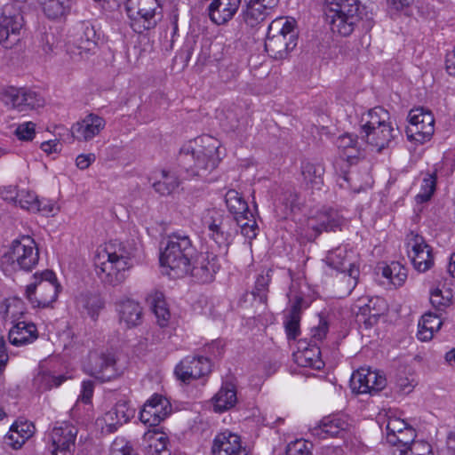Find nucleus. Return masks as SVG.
Listing matches in <instances>:
<instances>
[{
	"label": "nucleus",
	"instance_id": "f257e3e1",
	"mask_svg": "<svg viewBox=\"0 0 455 455\" xmlns=\"http://www.w3.org/2000/svg\"><path fill=\"white\" fill-rule=\"evenodd\" d=\"M137 251L133 241H111L98 253L95 266L100 279L116 286L126 279V272L132 267V258Z\"/></svg>",
	"mask_w": 455,
	"mask_h": 455
},
{
	"label": "nucleus",
	"instance_id": "f03ea898",
	"mask_svg": "<svg viewBox=\"0 0 455 455\" xmlns=\"http://www.w3.org/2000/svg\"><path fill=\"white\" fill-rule=\"evenodd\" d=\"M400 132L391 123L389 112L382 107H374L363 112L358 119L355 138L347 134L351 141L391 142L397 140Z\"/></svg>",
	"mask_w": 455,
	"mask_h": 455
},
{
	"label": "nucleus",
	"instance_id": "7ed1b4c3",
	"mask_svg": "<svg viewBox=\"0 0 455 455\" xmlns=\"http://www.w3.org/2000/svg\"><path fill=\"white\" fill-rule=\"evenodd\" d=\"M196 253V248L188 235L172 233L168 237L160 261L163 267L169 269L167 274L170 276L180 278L189 274Z\"/></svg>",
	"mask_w": 455,
	"mask_h": 455
},
{
	"label": "nucleus",
	"instance_id": "20e7f679",
	"mask_svg": "<svg viewBox=\"0 0 455 455\" xmlns=\"http://www.w3.org/2000/svg\"><path fill=\"white\" fill-rule=\"evenodd\" d=\"M38 261L39 249L35 240L28 235H22L12 242L9 250L0 259V266L5 274L11 275L18 270L30 272Z\"/></svg>",
	"mask_w": 455,
	"mask_h": 455
},
{
	"label": "nucleus",
	"instance_id": "39448f33",
	"mask_svg": "<svg viewBox=\"0 0 455 455\" xmlns=\"http://www.w3.org/2000/svg\"><path fill=\"white\" fill-rule=\"evenodd\" d=\"M295 20L279 17L268 26L265 50L275 60H284L297 45Z\"/></svg>",
	"mask_w": 455,
	"mask_h": 455
},
{
	"label": "nucleus",
	"instance_id": "423d86ee",
	"mask_svg": "<svg viewBox=\"0 0 455 455\" xmlns=\"http://www.w3.org/2000/svg\"><path fill=\"white\" fill-rule=\"evenodd\" d=\"M359 0H326L324 15L334 34L347 36L359 20Z\"/></svg>",
	"mask_w": 455,
	"mask_h": 455
},
{
	"label": "nucleus",
	"instance_id": "0eeeda50",
	"mask_svg": "<svg viewBox=\"0 0 455 455\" xmlns=\"http://www.w3.org/2000/svg\"><path fill=\"white\" fill-rule=\"evenodd\" d=\"M202 233L220 246H227L237 232L235 220L217 208L204 209L199 215Z\"/></svg>",
	"mask_w": 455,
	"mask_h": 455
},
{
	"label": "nucleus",
	"instance_id": "6e6552de",
	"mask_svg": "<svg viewBox=\"0 0 455 455\" xmlns=\"http://www.w3.org/2000/svg\"><path fill=\"white\" fill-rule=\"evenodd\" d=\"M60 290L56 275L46 269L36 272L33 282L27 285L25 295L34 307H49L56 301Z\"/></svg>",
	"mask_w": 455,
	"mask_h": 455
},
{
	"label": "nucleus",
	"instance_id": "1a4fd4ad",
	"mask_svg": "<svg viewBox=\"0 0 455 455\" xmlns=\"http://www.w3.org/2000/svg\"><path fill=\"white\" fill-rule=\"evenodd\" d=\"M126 11L137 33L154 28L161 16L158 0H126Z\"/></svg>",
	"mask_w": 455,
	"mask_h": 455
},
{
	"label": "nucleus",
	"instance_id": "9d476101",
	"mask_svg": "<svg viewBox=\"0 0 455 455\" xmlns=\"http://www.w3.org/2000/svg\"><path fill=\"white\" fill-rule=\"evenodd\" d=\"M225 201L228 209L234 214V220L241 228L242 235L250 241L256 238L259 227L255 215L250 211L243 196L235 189L226 193Z\"/></svg>",
	"mask_w": 455,
	"mask_h": 455
},
{
	"label": "nucleus",
	"instance_id": "9b49d317",
	"mask_svg": "<svg viewBox=\"0 0 455 455\" xmlns=\"http://www.w3.org/2000/svg\"><path fill=\"white\" fill-rule=\"evenodd\" d=\"M407 119L409 125L405 132L408 140L423 142L432 139L435 132V117L430 111L423 108L411 109Z\"/></svg>",
	"mask_w": 455,
	"mask_h": 455
},
{
	"label": "nucleus",
	"instance_id": "f8f14e48",
	"mask_svg": "<svg viewBox=\"0 0 455 455\" xmlns=\"http://www.w3.org/2000/svg\"><path fill=\"white\" fill-rule=\"evenodd\" d=\"M20 10L21 6L13 10L12 4H6L0 14V44L5 48H12L20 41L24 25Z\"/></svg>",
	"mask_w": 455,
	"mask_h": 455
},
{
	"label": "nucleus",
	"instance_id": "ddd939ff",
	"mask_svg": "<svg viewBox=\"0 0 455 455\" xmlns=\"http://www.w3.org/2000/svg\"><path fill=\"white\" fill-rule=\"evenodd\" d=\"M77 433V427L69 422L57 423L48 433L52 455H72Z\"/></svg>",
	"mask_w": 455,
	"mask_h": 455
},
{
	"label": "nucleus",
	"instance_id": "4468645a",
	"mask_svg": "<svg viewBox=\"0 0 455 455\" xmlns=\"http://www.w3.org/2000/svg\"><path fill=\"white\" fill-rule=\"evenodd\" d=\"M96 33L92 27L83 25L66 44V52L73 61H80L94 52Z\"/></svg>",
	"mask_w": 455,
	"mask_h": 455
},
{
	"label": "nucleus",
	"instance_id": "2eb2a0df",
	"mask_svg": "<svg viewBox=\"0 0 455 455\" xmlns=\"http://www.w3.org/2000/svg\"><path fill=\"white\" fill-rule=\"evenodd\" d=\"M291 310L287 320L284 322L286 334L289 339H295L299 335V322L301 311L307 308L310 301L304 298L298 283H291L287 293Z\"/></svg>",
	"mask_w": 455,
	"mask_h": 455
},
{
	"label": "nucleus",
	"instance_id": "dca6fc26",
	"mask_svg": "<svg viewBox=\"0 0 455 455\" xmlns=\"http://www.w3.org/2000/svg\"><path fill=\"white\" fill-rule=\"evenodd\" d=\"M408 257L412 266L419 272H426L434 265L432 248L423 236L411 232L406 237Z\"/></svg>",
	"mask_w": 455,
	"mask_h": 455
},
{
	"label": "nucleus",
	"instance_id": "f3484780",
	"mask_svg": "<svg viewBox=\"0 0 455 455\" xmlns=\"http://www.w3.org/2000/svg\"><path fill=\"white\" fill-rule=\"evenodd\" d=\"M85 371L103 382L109 381L119 375L116 358L111 354L91 353Z\"/></svg>",
	"mask_w": 455,
	"mask_h": 455
},
{
	"label": "nucleus",
	"instance_id": "a211bd4d",
	"mask_svg": "<svg viewBox=\"0 0 455 455\" xmlns=\"http://www.w3.org/2000/svg\"><path fill=\"white\" fill-rule=\"evenodd\" d=\"M386 382V378L378 371L361 367L352 374L350 387L357 394H371L382 390Z\"/></svg>",
	"mask_w": 455,
	"mask_h": 455
},
{
	"label": "nucleus",
	"instance_id": "6ab92c4d",
	"mask_svg": "<svg viewBox=\"0 0 455 455\" xmlns=\"http://www.w3.org/2000/svg\"><path fill=\"white\" fill-rule=\"evenodd\" d=\"M172 413V404L162 395L155 394L148 399L140 412V419L144 424L157 426Z\"/></svg>",
	"mask_w": 455,
	"mask_h": 455
},
{
	"label": "nucleus",
	"instance_id": "aec40b11",
	"mask_svg": "<svg viewBox=\"0 0 455 455\" xmlns=\"http://www.w3.org/2000/svg\"><path fill=\"white\" fill-rule=\"evenodd\" d=\"M210 360L204 356H187L175 368L177 378L183 382L197 379L211 371Z\"/></svg>",
	"mask_w": 455,
	"mask_h": 455
},
{
	"label": "nucleus",
	"instance_id": "412c9836",
	"mask_svg": "<svg viewBox=\"0 0 455 455\" xmlns=\"http://www.w3.org/2000/svg\"><path fill=\"white\" fill-rule=\"evenodd\" d=\"M345 223L344 217L339 212L331 208H324L307 220V228H311L318 235L323 231L341 230Z\"/></svg>",
	"mask_w": 455,
	"mask_h": 455
},
{
	"label": "nucleus",
	"instance_id": "4be33fe9",
	"mask_svg": "<svg viewBox=\"0 0 455 455\" xmlns=\"http://www.w3.org/2000/svg\"><path fill=\"white\" fill-rule=\"evenodd\" d=\"M212 455H250L238 435L225 431L218 434L212 442Z\"/></svg>",
	"mask_w": 455,
	"mask_h": 455
},
{
	"label": "nucleus",
	"instance_id": "5701e85b",
	"mask_svg": "<svg viewBox=\"0 0 455 455\" xmlns=\"http://www.w3.org/2000/svg\"><path fill=\"white\" fill-rule=\"evenodd\" d=\"M349 423L343 416L331 415L324 417L320 423L311 429L312 435L319 439L343 436Z\"/></svg>",
	"mask_w": 455,
	"mask_h": 455
},
{
	"label": "nucleus",
	"instance_id": "b1692460",
	"mask_svg": "<svg viewBox=\"0 0 455 455\" xmlns=\"http://www.w3.org/2000/svg\"><path fill=\"white\" fill-rule=\"evenodd\" d=\"M220 265L213 253L201 254L191 266L190 274L201 283L212 282Z\"/></svg>",
	"mask_w": 455,
	"mask_h": 455
},
{
	"label": "nucleus",
	"instance_id": "393cba45",
	"mask_svg": "<svg viewBox=\"0 0 455 455\" xmlns=\"http://www.w3.org/2000/svg\"><path fill=\"white\" fill-rule=\"evenodd\" d=\"M105 127V121L96 115H88L84 120L75 124L70 130L74 140H90Z\"/></svg>",
	"mask_w": 455,
	"mask_h": 455
},
{
	"label": "nucleus",
	"instance_id": "a878e982",
	"mask_svg": "<svg viewBox=\"0 0 455 455\" xmlns=\"http://www.w3.org/2000/svg\"><path fill=\"white\" fill-rule=\"evenodd\" d=\"M180 153L194 160V169L198 175L200 171L212 170L217 165L213 149H207L203 144H197L196 148L188 145L187 148H181Z\"/></svg>",
	"mask_w": 455,
	"mask_h": 455
},
{
	"label": "nucleus",
	"instance_id": "bb28decb",
	"mask_svg": "<svg viewBox=\"0 0 455 455\" xmlns=\"http://www.w3.org/2000/svg\"><path fill=\"white\" fill-rule=\"evenodd\" d=\"M37 338L38 332L36 324L25 320L19 321L12 324L8 333L10 343L16 347L30 344Z\"/></svg>",
	"mask_w": 455,
	"mask_h": 455
},
{
	"label": "nucleus",
	"instance_id": "cd10ccee",
	"mask_svg": "<svg viewBox=\"0 0 455 455\" xmlns=\"http://www.w3.org/2000/svg\"><path fill=\"white\" fill-rule=\"evenodd\" d=\"M240 4L241 0H213L208 7L210 19L217 25L225 24L234 17Z\"/></svg>",
	"mask_w": 455,
	"mask_h": 455
},
{
	"label": "nucleus",
	"instance_id": "c85d7f7f",
	"mask_svg": "<svg viewBox=\"0 0 455 455\" xmlns=\"http://www.w3.org/2000/svg\"><path fill=\"white\" fill-rule=\"evenodd\" d=\"M134 409L127 401L120 400L104 415V422L110 432L116 431L118 427L130 421L134 417Z\"/></svg>",
	"mask_w": 455,
	"mask_h": 455
},
{
	"label": "nucleus",
	"instance_id": "c756f323",
	"mask_svg": "<svg viewBox=\"0 0 455 455\" xmlns=\"http://www.w3.org/2000/svg\"><path fill=\"white\" fill-rule=\"evenodd\" d=\"M168 443L169 438L165 433L152 429L144 434L141 447L146 455H170Z\"/></svg>",
	"mask_w": 455,
	"mask_h": 455
},
{
	"label": "nucleus",
	"instance_id": "7c9ffc66",
	"mask_svg": "<svg viewBox=\"0 0 455 455\" xmlns=\"http://www.w3.org/2000/svg\"><path fill=\"white\" fill-rule=\"evenodd\" d=\"M325 262L331 267L345 272L347 270V265L348 268V276L354 280V284L356 283V278L358 275V269L355 267L354 264L349 262L347 250L344 246H339L327 252L325 257Z\"/></svg>",
	"mask_w": 455,
	"mask_h": 455
},
{
	"label": "nucleus",
	"instance_id": "2f4dec72",
	"mask_svg": "<svg viewBox=\"0 0 455 455\" xmlns=\"http://www.w3.org/2000/svg\"><path fill=\"white\" fill-rule=\"evenodd\" d=\"M36 427L32 422L17 420L12 425L5 438L13 449H20L27 440L34 435Z\"/></svg>",
	"mask_w": 455,
	"mask_h": 455
},
{
	"label": "nucleus",
	"instance_id": "473e14b6",
	"mask_svg": "<svg viewBox=\"0 0 455 455\" xmlns=\"http://www.w3.org/2000/svg\"><path fill=\"white\" fill-rule=\"evenodd\" d=\"M26 312L25 303L17 297L5 299L0 304V316L5 323H10L12 325L23 320Z\"/></svg>",
	"mask_w": 455,
	"mask_h": 455
},
{
	"label": "nucleus",
	"instance_id": "72a5a7b5",
	"mask_svg": "<svg viewBox=\"0 0 455 455\" xmlns=\"http://www.w3.org/2000/svg\"><path fill=\"white\" fill-rule=\"evenodd\" d=\"M117 311L120 322L124 323L127 328L135 327L142 321V307L133 299H126L120 301Z\"/></svg>",
	"mask_w": 455,
	"mask_h": 455
},
{
	"label": "nucleus",
	"instance_id": "f704fd0d",
	"mask_svg": "<svg viewBox=\"0 0 455 455\" xmlns=\"http://www.w3.org/2000/svg\"><path fill=\"white\" fill-rule=\"evenodd\" d=\"M147 301L150 305L159 326H167L171 318V313L165 301L164 294L160 291H153L148 295Z\"/></svg>",
	"mask_w": 455,
	"mask_h": 455
},
{
	"label": "nucleus",
	"instance_id": "c9c22d12",
	"mask_svg": "<svg viewBox=\"0 0 455 455\" xmlns=\"http://www.w3.org/2000/svg\"><path fill=\"white\" fill-rule=\"evenodd\" d=\"M302 201L299 196L294 189L289 188L280 194L275 209L281 218L286 219L291 213L299 210Z\"/></svg>",
	"mask_w": 455,
	"mask_h": 455
},
{
	"label": "nucleus",
	"instance_id": "e433bc0d",
	"mask_svg": "<svg viewBox=\"0 0 455 455\" xmlns=\"http://www.w3.org/2000/svg\"><path fill=\"white\" fill-rule=\"evenodd\" d=\"M76 304L79 311L86 313L93 320L97 319L99 312L104 307L101 297L91 292L80 293L76 299Z\"/></svg>",
	"mask_w": 455,
	"mask_h": 455
},
{
	"label": "nucleus",
	"instance_id": "4c0bfd02",
	"mask_svg": "<svg viewBox=\"0 0 455 455\" xmlns=\"http://www.w3.org/2000/svg\"><path fill=\"white\" fill-rule=\"evenodd\" d=\"M216 412H222L234 407L237 402L236 390L230 383L224 384L212 397Z\"/></svg>",
	"mask_w": 455,
	"mask_h": 455
},
{
	"label": "nucleus",
	"instance_id": "58836bf2",
	"mask_svg": "<svg viewBox=\"0 0 455 455\" xmlns=\"http://www.w3.org/2000/svg\"><path fill=\"white\" fill-rule=\"evenodd\" d=\"M303 181L307 188L312 190H320L323 185L324 168L322 164L303 163L301 166Z\"/></svg>",
	"mask_w": 455,
	"mask_h": 455
},
{
	"label": "nucleus",
	"instance_id": "ea45409f",
	"mask_svg": "<svg viewBox=\"0 0 455 455\" xmlns=\"http://www.w3.org/2000/svg\"><path fill=\"white\" fill-rule=\"evenodd\" d=\"M340 186L349 188L355 193H359L371 187L373 180L369 172L364 171L363 173L356 172H346L342 176Z\"/></svg>",
	"mask_w": 455,
	"mask_h": 455
},
{
	"label": "nucleus",
	"instance_id": "a19ab883",
	"mask_svg": "<svg viewBox=\"0 0 455 455\" xmlns=\"http://www.w3.org/2000/svg\"><path fill=\"white\" fill-rule=\"evenodd\" d=\"M443 324L439 315L433 313H426L422 315L418 324L417 337L421 341H429L435 331Z\"/></svg>",
	"mask_w": 455,
	"mask_h": 455
},
{
	"label": "nucleus",
	"instance_id": "79ce46f5",
	"mask_svg": "<svg viewBox=\"0 0 455 455\" xmlns=\"http://www.w3.org/2000/svg\"><path fill=\"white\" fill-rule=\"evenodd\" d=\"M270 11L259 1L247 0L245 9L243 11V20L248 26L253 28L264 21Z\"/></svg>",
	"mask_w": 455,
	"mask_h": 455
},
{
	"label": "nucleus",
	"instance_id": "37998d69",
	"mask_svg": "<svg viewBox=\"0 0 455 455\" xmlns=\"http://www.w3.org/2000/svg\"><path fill=\"white\" fill-rule=\"evenodd\" d=\"M180 184L176 174L163 170L158 179L152 183V187L160 196H169L179 188Z\"/></svg>",
	"mask_w": 455,
	"mask_h": 455
},
{
	"label": "nucleus",
	"instance_id": "c03bdc74",
	"mask_svg": "<svg viewBox=\"0 0 455 455\" xmlns=\"http://www.w3.org/2000/svg\"><path fill=\"white\" fill-rule=\"evenodd\" d=\"M294 357L295 362L301 367L320 370L324 365L323 362L320 358L319 347H316L299 351L294 355Z\"/></svg>",
	"mask_w": 455,
	"mask_h": 455
},
{
	"label": "nucleus",
	"instance_id": "a18cd8bd",
	"mask_svg": "<svg viewBox=\"0 0 455 455\" xmlns=\"http://www.w3.org/2000/svg\"><path fill=\"white\" fill-rule=\"evenodd\" d=\"M1 95L5 105L20 112L25 111V88L9 86L2 91Z\"/></svg>",
	"mask_w": 455,
	"mask_h": 455
},
{
	"label": "nucleus",
	"instance_id": "49530a36",
	"mask_svg": "<svg viewBox=\"0 0 455 455\" xmlns=\"http://www.w3.org/2000/svg\"><path fill=\"white\" fill-rule=\"evenodd\" d=\"M37 3L42 6L44 14L52 20L61 19L69 9L68 0H44Z\"/></svg>",
	"mask_w": 455,
	"mask_h": 455
},
{
	"label": "nucleus",
	"instance_id": "de8ad7c7",
	"mask_svg": "<svg viewBox=\"0 0 455 455\" xmlns=\"http://www.w3.org/2000/svg\"><path fill=\"white\" fill-rule=\"evenodd\" d=\"M382 275L395 286H402L407 279V269L399 262L393 261L382 269Z\"/></svg>",
	"mask_w": 455,
	"mask_h": 455
},
{
	"label": "nucleus",
	"instance_id": "09e8293b",
	"mask_svg": "<svg viewBox=\"0 0 455 455\" xmlns=\"http://www.w3.org/2000/svg\"><path fill=\"white\" fill-rule=\"evenodd\" d=\"M272 270L267 269L265 272L259 274L255 282V287L251 291V295L254 299H259V302L265 305L267 299L268 284L271 281Z\"/></svg>",
	"mask_w": 455,
	"mask_h": 455
},
{
	"label": "nucleus",
	"instance_id": "8fccbe9b",
	"mask_svg": "<svg viewBox=\"0 0 455 455\" xmlns=\"http://www.w3.org/2000/svg\"><path fill=\"white\" fill-rule=\"evenodd\" d=\"M453 297L452 290L450 288H435L430 293V303L438 311L448 307Z\"/></svg>",
	"mask_w": 455,
	"mask_h": 455
},
{
	"label": "nucleus",
	"instance_id": "3c124183",
	"mask_svg": "<svg viewBox=\"0 0 455 455\" xmlns=\"http://www.w3.org/2000/svg\"><path fill=\"white\" fill-rule=\"evenodd\" d=\"M436 187V174L427 173L422 180L420 185V190L415 196V200L418 204H423L429 201L435 191Z\"/></svg>",
	"mask_w": 455,
	"mask_h": 455
},
{
	"label": "nucleus",
	"instance_id": "603ef678",
	"mask_svg": "<svg viewBox=\"0 0 455 455\" xmlns=\"http://www.w3.org/2000/svg\"><path fill=\"white\" fill-rule=\"evenodd\" d=\"M22 209L36 212L39 206L37 204V196L29 190H20L17 203Z\"/></svg>",
	"mask_w": 455,
	"mask_h": 455
},
{
	"label": "nucleus",
	"instance_id": "864d4df0",
	"mask_svg": "<svg viewBox=\"0 0 455 455\" xmlns=\"http://www.w3.org/2000/svg\"><path fill=\"white\" fill-rule=\"evenodd\" d=\"M416 437V431L413 427H410L406 428L405 430H403L399 434L395 435H388V443L396 445L398 443L403 444V446L407 447V445H411Z\"/></svg>",
	"mask_w": 455,
	"mask_h": 455
},
{
	"label": "nucleus",
	"instance_id": "5fc2aeb1",
	"mask_svg": "<svg viewBox=\"0 0 455 455\" xmlns=\"http://www.w3.org/2000/svg\"><path fill=\"white\" fill-rule=\"evenodd\" d=\"M312 446L311 443L304 439H297L288 444L286 455H312Z\"/></svg>",
	"mask_w": 455,
	"mask_h": 455
},
{
	"label": "nucleus",
	"instance_id": "6e6d98bb",
	"mask_svg": "<svg viewBox=\"0 0 455 455\" xmlns=\"http://www.w3.org/2000/svg\"><path fill=\"white\" fill-rule=\"evenodd\" d=\"M361 156L362 152L357 144H347L339 152V158L349 165L357 164Z\"/></svg>",
	"mask_w": 455,
	"mask_h": 455
},
{
	"label": "nucleus",
	"instance_id": "4d7b16f0",
	"mask_svg": "<svg viewBox=\"0 0 455 455\" xmlns=\"http://www.w3.org/2000/svg\"><path fill=\"white\" fill-rule=\"evenodd\" d=\"M400 455H434V453L427 442L414 441L408 448L401 450Z\"/></svg>",
	"mask_w": 455,
	"mask_h": 455
},
{
	"label": "nucleus",
	"instance_id": "13d9d810",
	"mask_svg": "<svg viewBox=\"0 0 455 455\" xmlns=\"http://www.w3.org/2000/svg\"><path fill=\"white\" fill-rule=\"evenodd\" d=\"M65 380L63 376H54L50 372L44 371L36 378V382L40 388L50 389L53 387H59Z\"/></svg>",
	"mask_w": 455,
	"mask_h": 455
},
{
	"label": "nucleus",
	"instance_id": "bf43d9fd",
	"mask_svg": "<svg viewBox=\"0 0 455 455\" xmlns=\"http://www.w3.org/2000/svg\"><path fill=\"white\" fill-rule=\"evenodd\" d=\"M14 134L19 140L29 141L34 140L36 135V124L33 122H25L17 126Z\"/></svg>",
	"mask_w": 455,
	"mask_h": 455
},
{
	"label": "nucleus",
	"instance_id": "052dcab7",
	"mask_svg": "<svg viewBox=\"0 0 455 455\" xmlns=\"http://www.w3.org/2000/svg\"><path fill=\"white\" fill-rule=\"evenodd\" d=\"M44 99L36 92L25 88V111L41 108Z\"/></svg>",
	"mask_w": 455,
	"mask_h": 455
},
{
	"label": "nucleus",
	"instance_id": "680f3d73",
	"mask_svg": "<svg viewBox=\"0 0 455 455\" xmlns=\"http://www.w3.org/2000/svg\"><path fill=\"white\" fill-rule=\"evenodd\" d=\"M112 455H136L133 447L129 442L116 438L111 446Z\"/></svg>",
	"mask_w": 455,
	"mask_h": 455
},
{
	"label": "nucleus",
	"instance_id": "e2e57ef3",
	"mask_svg": "<svg viewBox=\"0 0 455 455\" xmlns=\"http://www.w3.org/2000/svg\"><path fill=\"white\" fill-rule=\"evenodd\" d=\"M404 420L398 418H389L386 426L387 430V440L388 441L389 435H397L403 430L410 427Z\"/></svg>",
	"mask_w": 455,
	"mask_h": 455
},
{
	"label": "nucleus",
	"instance_id": "0e129e2a",
	"mask_svg": "<svg viewBox=\"0 0 455 455\" xmlns=\"http://www.w3.org/2000/svg\"><path fill=\"white\" fill-rule=\"evenodd\" d=\"M43 50L45 53L54 52L58 46V39L53 33H45L42 38Z\"/></svg>",
	"mask_w": 455,
	"mask_h": 455
},
{
	"label": "nucleus",
	"instance_id": "69168bd1",
	"mask_svg": "<svg viewBox=\"0 0 455 455\" xmlns=\"http://www.w3.org/2000/svg\"><path fill=\"white\" fill-rule=\"evenodd\" d=\"M328 332V323L323 320L320 319L319 324L312 329V336L311 339L315 343L318 341H322Z\"/></svg>",
	"mask_w": 455,
	"mask_h": 455
},
{
	"label": "nucleus",
	"instance_id": "338daca9",
	"mask_svg": "<svg viewBox=\"0 0 455 455\" xmlns=\"http://www.w3.org/2000/svg\"><path fill=\"white\" fill-rule=\"evenodd\" d=\"M20 190L15 186H3L0 188V197L5 201L17 203Z\"/></svg>",
	"mask_w": 455,
	"mask_h": 455
},
{
	"label": "nucleus",
	"instance_id": "774afa93",
	"mask_svg": "<svg viewBox=\"0 0 455 455\" xmlns=\"http://www.w3.org/2000/svg\"><path fill=\"white\" fill-rule=\"evenodd\" d=\"M441 455H455V433H449L445 446L441 451Z\"/></svg>",
	"mask_w": 455,
	"mask_h": 455
}]
</instances>
